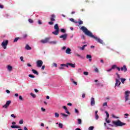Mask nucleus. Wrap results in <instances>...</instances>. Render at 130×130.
<instances>
[{"mask_svg":"<svg viewBox=\"0 0 130 130\" xmlns=\"http://www.w3.org/2000/svg\"><path fill=\"white\" fill-rule=\"evenodd\" d=\"M0 9H4V5H0Z\"/></svg>","mask_w":130,"mask_h":130,"instance_id":"63","label":"nucleus"},{"mask_svg":"<svg viewBox=\"0 0 130 130\" xmlns=\"http://www.w3.org/2000/svg\"><path fill=\"white\" fill-rule=\"evenodd\" d=\"M76 56H78V57H81V55L76 53L75 54Z\"/></svg>","mask_w":130,"mask_h":130,"instance_id":"46","label":"nucleus"},{"mask_svg":"<svg viewBox=\"0 0 130 130\" xmlns=\"http://www.w3.org/2000/svg\"><path fill=\"white\" fill-rule=\"evenodd\" d=\"M6 92L7 93V94H10V93H11L10 90H8V89L6 90Z\"/></svg>","mask_w":130,"mask_h":130,"instance_id":"56","label":"nucleus"},{"mask_svg":"<svg viewBox=\"0 0 130 130\" xmlns=\"http://www.w3.org/2000/svg\"><path fill=\"white\" fill-rule=\"evenodd\" d=\"M41 110H42V111H43V112H45V111H46L45 109H44L43 108H41Z\"/></svg>","mask_w":130,"mask_h":130,"instance_id":"51","label":"nucleus"},{"mask_svg":"<svg viewBox=\"0 0 130 130\" xmlns=\"http://www.w3.org/2000/svg\"><path fill=\"white\" fill-rule=\"evenodd\" d=\"M116 68H117V66H116V65L114 64L112 66V70H114V69H116Z\"/></svg>","mask_w":130,"mask_h":130,"instance_id":"30","label":"nucleus"},{"mask_svg":"<svg viewBox=\"0 0 130 130\" xmlns=\"http://www.w3.org/2000/svg\"><path fill=\"white\" fill-rule=\"evenodd\" d=\"M83 75H85V76H88L89 75V73H88V72H83Z\"/></svg>","mask_w":130,"mask_h":130,"instance_id":"33","label":"nucleus"},{"mask_svg":"<svg viewBox=\"0 0 130 130\" xmlns=\"http://www.w3.org/2000/svg\"><path fill=\"white\" fill-rule=\"evenodd\" d=\"M105 113L107 115V118H109V114L108 113V112L107 111H106Z\"/></svg>","mask_w":130,"mask_h":130,"instance_id":"37","label":"nucleus"},{"mask_svg":"<svg viewBox=\"0 0 130 130\" xmlns=\"http://www.w3.org/2000/svg\"><path fill=\"white\" fill-rule=\"evenodd\" d=\"M78 124H82V119H78Z\"/></svg>","mask_w":130,"mask_h":130,"instance_id":"29","label":"nucleus"},{"mask_svg":"<svg viewBox=\"0 0 130 130\" xmlns=\"http://www.w3.org/2000/svg\"><path fill=\"white\" fill-rule=\"evenodd\" d=\"M44 69H45V66H43L42 67V71H43V70H44Z\"/></svg>","mask_w":130,"mask_h":130,"instance_id":"61","label":"nucleus"},{"mask_svg":"<svg viewBox=\"0 0 130 130\" xmlns=\"http://www.w3.org/2000/svg\"><path fill=\"white\" fill-rule=\"evenodd\" d=\"M95 115V119L98 120L99 118V116L98 114Z\"/></svg>","mask_w":130,"mask_h":130,"instance_id":"47","label":"nucleus"},{"mask_svg":"<svg viewBox=\"0 0 130 130\" xmlns=\"http://www.w3.org/2000/svg\"><path fill=\"white\" fill-rule=\"evenodd\" d=\"M28 77H29V78H35V76H34L32 74L28 75Z\"/></svg>","mask_w":130,"mask_h":130,"instance_id":"35","label":"nucleus"},{"mask_svg":"<svg viewBox=\"0 0 130 130\" xmlns=\"http://www.w3.org/2000/svg\"><path fill=\"white\" fill-rule=\"evenodd\" d=\"M24 123V120L21 119L19 121V123L20 124H23V123Z\"/></svg>","mask_w":130,"mask_h":130,"instance_id":"38","label":"nucleus"},{"mask_svg":"<svg viewBox=\"0 0 130 130\" xmlns=\"http://www.w3.org/2000/svg\"><path fill=\"white\" fill-rule=\"evenodd\" d=\"M90 105L91 106H94L95 105V99L91 98L90 100Z\"/></svg>","mask_w":130,"mask_h":130,"instance_id":"12","label":"nucleus"},{"mask_svg":"<svg viewBox=\"0 0 130 130\" xmlns=\"http://www.w3.org/2000/svg\"><path fill=\"white\" fill-rule=\"evenodd\" d=\"M55 18H56V16H55V15L52 14L51 15V17L50 19L51 21L48 22L49 25H53L54 24L53 22H55Z\"/></svg>","mask_w":130,"mask_h":130,"instance_id":"5","label":"nucleus"},{"mask_svg":"<svg viewBox=\"0 0 130 130\" xmlns=\"http://www.w3.org/2000/svg\"><path fill=\"white\" fill-rule=\"evenodd\" d=\"M62 108H63V109H64V110H67V109H68V108L66 106H63Z\"/></svg>","mask_w":130,"mask_h":130,"instance_id":"58","label":"nucleus"},{"mask_svg":"<svg viewBox=\"0 0 130 130\" xmlns=\"http://www.w3.org/2000/svg\"><path fill=\"white\" fill-rule=\"evenodd\" d=\"M58 125H59V127H60V128H62V123H59V124H58Z\"/></svg>","mask_w":130,"mask_h":130,"instance_id":"41","label":"nucleus"},{"mask_svg":"<svg viewBox=\"0 0 130 130\" xmlns=\"http://www.w3.org/2000/svg\"><path fill=\"white\" fill-rule=\"evenodd\" d=\"M66 110V113H67L68 114H71V113H70V112H69V111L68 110V109L65 110Z\"/></svg>","mask_w":130,"mask_h":130,"instance_id":"50","label":"nucleus"},{"mask_svg":"<svg viewBox=\"0 0 130 130\" xmlns=\"http://www.w3.org/2000/svg\"><path fill=\"white\" fill-rule=\"evenodd\" d=\"M87 45H84L82 47H79V48L81 50H84V49H85V47H87Z\"/></svg>","mask_w":130,"mask_h":130,"instance_id":"20","label":"nucleus"},{"mask_svg":"<svg viewBox=\"0 0 130 130\" xmlns=\"http://www.w3.org/2000/svg\"><path fill=\"white\" fill-rule=\"evenodd\" d=\"M27 36H28V35H27V34H25V35H23V38H26Z\"/></svg>","mask_w":130,"mask_h":130,"instance_id":"54","label":"nucleus"},{"mask_svg":"<svg viewBox=\"0 0 130 130\" xmlns=\"http://www.w3.org/2000/svg\"><path fill=\"white\" fill-rule=\"evenodd\" d=\"M75 113L79 114V111L77 109H75Z\"/></svg>","mask_w":130,"mask_h":130,"instance_id":"48","label":"nucleus"},{"mask_svg":"<svg viewBox=\"0 0 130 130\" xmlns=\"http://www.w3.org/2000/svg\"><path fill=\"white\" fill-rule=\"evenodd\" d=\"M81 39H83L84 40H85V36H84L83 35L81 36Z\"/></svg>","mask_w":130,"mask_h":130,"instance_id":"53","label":"nucleus"},{"mask_svg":"<svg viewBox=\"0 0 130 130\" xmlns=\"http://www.w3.org/2000/svg\"><path fill=\"white\" fill-rule=\"evenodd\" d=\"M43 64V61H42V60H39L37 61V67H38V68H41Z\"/></svg>","mask_w":130,"mask_h":130,"instance_id":"10","label":"nucleus"},{"mask_svg":"<svg viewBox=\"0 0 130 130\" xmlns=\"http://www.w3.org/2000/svg\"><path fill=\"white\" fill-rule=\"evenodd\" d=\"M111 71H112V68H111V69H109V70H107V72H111Z\"/></svg>","mask_w":130,"mask_h":130,"instance_id":"57","label":"nucleus"},{"mask_svg":"<svg viewBox=\"0 0 130 130\" xmlns=\"http://www.w3.org/2000/svg\"><path fill=\"white\" fill-rule=\"evenodd\" d=\"M24 130H28V128H27V127H26V126H24Z\"/></svg>","mask_w":130,"mask_h":130,"instance_id":"64","label":"nucleus"},{"mask_svg":"<svg viewBox=\"0 0 130 130\" xmlns=\"http://www.w3.org/2000/svg\"><path fill=\"white\" fill-rule=\"evenodd\" d=\"M25 49L26 50H31V49H32V48L31 47H30V46H29V45L26 44L25 47Z\"/></svg>","mask_w":130,"mask_h":130,"instance_id":"14","label":"nucleus"},{"mask_svg":"<svg viewBox=\"0 0 130 130\" xmlns=\"http://www.w3.org/2000/svg\"><path fill=\"white\" fill-rule=\"evenodd\" d=\"M80 30L82 31L85 34V35H87V36H89V37H90L91 38H93V39H95V40H96V41H97L98 43H100V44H103V40L93 35V34L91 31H90V30H88L87 27L84 26H82L80 28Z\"/></svg>","mask_w":130,"mask_h":130,"instance_id":"1","label":"nucleus"},{"mask_svg":"<svg viewBox=\"0 0 130 130\" xmlns=\"http://www.w3.org/2000/svg\"><path fill=\"white\" fill-rule=\"evenodd\" d=\"M30 95L32 96L33 98H36V94L33 93H30Z\"/></svg>","mask_w":130,"mask_h":130,"instance_id":"28","label":"nucleus"},{"mask_svg":"<svg viewBox=\"0 0 130 130\" xmlns=\"http://www.w3.org/2000/svg\"><path fill=\"white\" fill-rule=\"evenodd\" d=\"M67 64L68 66H70V67H71V68H76V64L75 63L73 64L72 63H67Z\"/></svg>","mask_w":130,"mask_h":130,"instance_id":"15","label":"nucleus"},{"mask_svg":"<svg viewBox=\"0 0 130 130\" xmlns=\"http://www.w3.org/2000/svg\"><path fill=\"white\" fill-rule=\"evenodd\" d=\"M52 67H55V68H57V64L56 63H52Z\"/></svg>","mask_w":130,"mask_h":130,"instance_id":"32","label":"nucleus"},{"mask_svg":"<svg viewBox=\"0 0 130 130\" xmlns=\"http://www.w3.org/2000/svg\"><path fill=\"white\" fill-rule=\"evenodd\" d=\"M38 24H39V25H41L42 24V22H41V21L39 20L38 21Z\"/></svg>","mask_w":130,"mask_h":130,"instance_id":"59","label":"nucleus"},{"mask_svg":"<svg viewBox=\"0 0 130 130\" xmlns=\"http://www.w3.org/2000/svg\"><path fill=\"white\" fill-rule=\"evenodd\" d=\"M112 123L115 126H122L123 125H125V123L122 122L119 120H118L117 121H113Z\"/></svg>","mask_w":130,"mask_h":130,"instance_id":"3","label":"nucleus"},{"mask_svg":"<svg viewBox=\"0 0 130 130\" xmlns=\"http://www.w3.org/2000/svg\"><path fill=\"white\" fill-rule=\"evenodd\" d=\"M120 70L122 72H124V73L127 72V68H126V66H125V65L121 67L120 68Z\"/></svg>","mask_w":130,"mask_h":130,"instance_id":"11","label":"nucleus"},{"mask_svg":"<svg viewBox=\"0 0 130 130\" xmlns=\"http://www.w3.org/2000/svg\"><path fill=\"white\" fill-rule=\"evenodd\" d=\"M60 67H67V68H69V65L68 64V63H67V64H61Z\"/></svg>","mask_w":130,"mask_h":130,"instance_id":"27","label":"nucleus"},{"mask_svg":"<svg viewBox=\"0 0 130 130\" xmlns=\"http://www.w3.org/2000/svg\"><path fill=\"white\" fill-rule=\"evenodd\" d=\"M11 127H12V128H21V126L14 125H11Z\"/></svg>","mask_w":130,"mask_h":130,"instance_id":"17","label":"nucleus"},{"mask_svg":"<svg viewBox=\"0 0 130 130\" xmlns=\"http://www.w3.org/2000/svg\"><path fill=\"white\" fill-rule=\"evenodd\" d=\"M49 43L50 44H56L57 43L56 41H51V42H49Z\"/></svg>","mask_w":130,"mask_h":130,"instance_id":"25","label":"nucleus"},{"mask_svg":"<svg viewBox=\"0 0 130 130\" xmlns=\"http://www.w3.org/2000/svg\"><path fill=\"white\" fill-rule=\"evenodd\" d=\"M60 115H62V116H64V117H68V115H67L63 113H60Z\"/></svg>","mask_w":130,"mask_h":130,"instance_id":"26","label":"nucleus"},{"mask_svg":"<svg viewBox=\"0 0 130 130\" xmlns=\"http://www.w3.org/2000/svg\"><path fill=\"white\" fill-rule=\"evenodd\" d=\"M86 58H89V61H92V56L91 55H87Z\"/></svg>","mask_w":130,"mask_h":130,"instance_id":"18","label":"nucleus"},{"mask_svg":"<svg viewBox=\"0 0 130 130\" xmlns=\"http://www.w3.org/2000/svg\"><path fill=\"white\" fill-rule=\"evenodd\" d=\"M67 105H68L69 106H72V105H73L72 104V103H69L67 104Z\"/></svg>","mask_w":130,"mask_h":130,"instance_id":"60","label":"nucleus"},{"mask_svg":"<svg viewBox=\"0 0 130 130\" xmlns=\"http://www.w3.org/2000/svg\"><path fill=\"white\" fill-rule=\"evenodd\" d=\"M11 103H12V101H7L6 104L3 106V108H5V109H8V108L10 106V104H11Z\"/></svg>","mask_w":130,"mask_h":130,"instance_id":"8","label":"nucleus"},{"mask_svg":"<svg viewBox=\"0 0 130 130\" xmlns=\"http://www.w3.org/2000/svg\"><path fill=\"white\" fill-rule=\"evenodd\" d=\"M31 72H32V73L34 74H35V75H37V76H38V75H39V73H38V72H37V71H36L34 69H32Z\"/></svg>","mask_w":130,"mask_h":130,"instance_id":"19","label":"nucleus"},{"mask_svg":"<svg viewBox=\"0 0 130 130\" xmlns=\"http://www.w3.org/2000/svg\"><path fill=\"white\" fill-rule=\"evenodd\" d=\"M70 20L71 21V22H75V23H78L77 21L75 22V19L74 18H71Z\"/></svg>","mask_w":130,"mask_h":130,"instance_id":"40","label":"nucleus"},{"mask_svg":"<svg viewBox=\"0 0 130 130\" xmlns=\"http://www.w3.org/2000/svg\"><path fill=\"white\" fill-rule=\"evenodd\" d=\"M120 80H121L122 84H124V82H125L126 79L125 78H121Z\"/></svg>","mask_w":130,"mask_h":130,"instance_id":"22","label":"nucleus"},{"mask_svg":"<svg viewBox=\"0 0 130 130\" xmlns=\"http://www.w3.org/2000/svg\"><path fill=\"white\" fill-rule=\"evenodd\" d=\"M60 31L62 33H66V29H63V28H61L60 29Z\"/></svg>","mask_w":130,"mask_h":130,"instance_id":"36","label":"nucleus"},{"mask_svg":"<svg viewBox=\"0 0 130 130\" xmlns=\"http://www.w3.org/2000/svg\"><path fill=\"white\" fill-rule=\"evenodd\" d=\"M19 99H20V100H21V101H22V100H23V98L20 95V96H19Z\"/></svg>","mask_w":130,"mask_h":130,"instance_id":"62","label":"nucleus"},{"mask_svg":"<svg viewBox=\"0 0 130 130\" xmlns=\"http://www.w3.org/2000/svg\"><path fill=\"white\" fill-rule=\"evenodd\" d=\"M20 60L21 61H25L24 60V57H23V56H21L20 57Z\"/></svg>","mask_w":130,"mask_h":130,"instance_id":"42","label":"nucleus"},{"mask_svg":"<svg viewBox=\"0 0 130 130\" xmlns=\"http://www.w3.org/2000/svg\"><path fill=\"white\" fill-rule=\"evenodd\" d=\"M54 29L55 30L52 32V34H53L54 35H58V34L59 33V27L58 26V24L56 23L54 25Z\"/></svg>","mask_w":130,"mask_h":130,"instance_id":"4","label":"nucleus"},{"mask_svg":"<svg viewBox=\"0 0 130 130\" xmlns=\"http://www.w3.org/2000/svg\"><path fill=\"white\" fill-rule=\"evenodd\" d=\"M19 39H20V38L18 37V38H16L14 39V42H17V41H18L19 40Z\"/></svg>","mask_w":130,"mask_h":130,"instance_id":"34","label":"nucleus"},{"mask_svg":"<svg viewBox=\"0 0 130 130\" xmlns=\"http://www.w3.org/2000/svg\"><path fill=\"white\" fill-rule=\"evenodd\" d=\"M78 23L79 25H82V24H84V22H83V21L81 20V19H79Z\"/></svg>","mask_w":130,"mask_h":130,"instance_id":"24","label":"nucleus"},{"mask_svg":"<svg viewBox=\"0 0 130 130\" xmlns=\"http://www.w3.org/2000/svg\"><path fill=\"white\" fill-rule=\"evenodd\" d=\"M93 129H94V126H90L88 128V130H93Z\"/></svg>","mask_w":130,"mask_h":130,"instance_id":"39","label":"nucleus"},{"mask_svg":"<svg viewBox=\"0 0 130 130\" xmlns=\"http://www.w3.org/2000/svg\"><path fill=\"white\" fill-rule=\"evenodd\" d=\"M9 43V41L6 40L4 41L2 43V46L3 47L4 49H6L7 48V46L8 45V44Z\"/></svg>","mask_w":130,"mask_h":130,"instance_id":"9","label":"nucleus"},{"mask_svg":"<svg viewBox=\"0 0 130 130\" xmlns=\"http://www.w3.org/2000/svg\"><path fill=\"white\" fill-rule=\"evenodd\" d=\"M71 51H72V50L70 48H68L66 51V53H67V54H71Z\"/></svg>","mask_w":130,"mask_h":130,"instance_id":"16","label":"nucleus"},{"mask_svg":"<svg viewBox=\"0 0 130 130\" xmlns=\"http://www.w3.org/2000/svg\"><path fill=\"white\" fill-rule=\"evenodd\" d=\"M71 81L73 83V84H75V86H77V85H78V82L75 81V80H74V79L73 78L71 79Z\"/></svg>","mask_w":130,"mask_h":130,"instance_id":"21","label":"nucleus"},{"mask_svg":"<svg viewBox=\"0 0 130 130\" xmlns=\"http://www.w3.org/2000/svg\"><path fill=\"white\" fill-rule=\"evenodd\" d=\"M49 40H50V38H46L45 39L41 40L40 42L43 43V44L49 43Z\"/></svg>","mask_w":130,"mask_h":130,"instance_id":"6","label":"nucleus"},{"mask_svg":"<svg viewBox=\"0 0 130 130\" xmlns=\"http://www.w3.org/2000/svg\"><path fill=\"white\" fill-rule=\"evenodd\" d=\"M55 117H59V114H58V113L55 112Z\"/></svg>","mask_w":130,"mask_h":130,"instance_id":"31","label":"nucleus"},{"mask_svg":"<svg viewBox=\"0 0 130 130\" xmlns=\"http://www.w3.org/2000/svg\"><path fill=\"white\" fill-rule=\"evenodd\" d=\"M11 117H13V118H16V117H17L16 116H15V115L14 114H12L11 115Z\"/></svg>","mask_w":130,"mask_h":130,"instance_id":"43","label":"nucleus"},{"mask_svg":"<svg viewBox=\"0 0 130 130\" xmlns=\"http://www.w3.org/2000/svg\"><path fill=\"white\" fill-rule=\"evenodd\" d=\"M116 69H117V70L118 71V72H119V71H120V70H121V69H120V68H119V67H116Z\"/></svg>","mask_w":130,"mask_h":130,"instance_id":"55","label":"nucleus"},{"mask_svg":"<svg viewBox=\"0 0 130 130\" xmlns=\"http://www.w3.org/2000/svg\"><path fill=\"white\" fill-rule=\"evenodd\" d=\"M68 37L67 34H64L59 37V38H62L63 40H66Z\"/></svg>","mask_w":130,"mask_h":130,"instance_id":"13","label":"nucleus"},{"mask_svg":"<svg viewBox=\"0 0 130 130\" xmlns=\"http://www.w3.org/2000/svg\"><path fill=\"white\" fill-rule=\"evenodd\" d=\"M116 75L117 76V78L115 79L116 82L115 84V88H116V87H119L121 84V82H120V76L117 73H116Z\"/></svg>","mask_w":130,"mask_h":130,"instance_id":"2","label":"nucleus"},{"mask_svg":"<svg viewBox=\"0 0 130 130\" xmlns=\"http://www.w3.org/2000/svg\"><path fill=\"white\" fill-rule=\"evenodd\" d=\"M130 91L126 90L125 91V102H126L128 100V97H129Z\"/></svg>","mask_w":130,"mask_h":130,"instance_id":"7","label":"nucleus"},{"mask_svg":"<svg viewBox=\"0 0 130 130\" xmlns=\"http://www.w3.org/2000/svg\"><path fill=\"white\" fill-rule=\"evenodd\" d=\"M103 106H107V103L105 102L103 104Z\"/></svg>","mask_w":130,"mask_h":130,"instance_id":"52","label":"nucleus"},{"mask_svg":"<svg viewBox=\"0 0 130 130\" xmlns=\"http://www.w3.org/2000/svg\"><path fill=\"white\" fill-rule=\"evenodd\" d=\"M94 71L95 72V73H99V70H98V68H95L94 69Z\"/></svg>","mask_w":130,"mask_h":130,"instance_id":"44","label":"nucleus"},{"mask_svg":"<svg viewBox=\"0 0 130 130\" xmlns=\"http://www.w3.org/2000/svg\"><path fill=\"white\" fill-rule=\"evenodd\" d=\"M28 22H29V23H33V20H32L31 19H28Z\"/></svg>","mask_w":130,"mask_h":130,"instance_id":"49","label":"nucleus"},{"mask_svg":"<svg viewBox=\"0 0 130 130\" xmlns=\"http://www.w3.org/2000/svg\"><path fill=\"white\" fill-rule=\"evenodd\" d=\"M8 70L10 72H12V70H13V67H12V66H11L10 65H8Z\"/></svg>","mask_w":130,"mask_h":130,"instance_id":"23","label":"nucleus"},{"mask_svg":"<svg viewBox=\"0 0 130 130\" xmlns=\"http://www.w3.org/2000/svg\"><path fill=\"white\" fill-rule=\"evenodd\" d=\"M107 119H108L107 118H106V121L107 123H110V120H107Z\"/></svg>","mask_w":130,"mask_h":130,"instance_id":"45","label":"nucleus"}]
</instances>
